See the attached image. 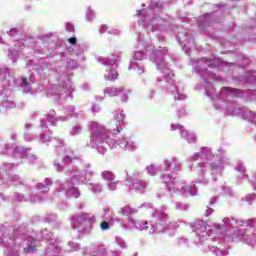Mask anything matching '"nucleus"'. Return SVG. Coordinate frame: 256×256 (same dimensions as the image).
Segmentation results:
<instances>
[{
    "label": "nucleus",
    "mask_w": 256,
    "mask_h": 256,
    "mask_svg": "<svg viewBox=\"0 0 256 256\" xmlns=\"http://www.w3.org/2000/svg\"><path fill=\"white\" fill-rule=\"evenodd\" d=\"M119 78V73L115 70H110L108 75H106L107 81H115V79Z\"/></svg>",
    "instance_id": "1"
},
{
    "label": "nucleus",
    "mask_w": 256,
    "mask_h": 256,
    "mask_svg": "<svg viewBox=\"0 0 256 256\" xmlns=\"http://www.w3.org/2000/svg\"><path fill=\"white\" fill-rule=\"evenodd\" d=\"M104 93H106V95H119V93H121V90H117V88L113 89V88H106L104 90Z\"/></svg>",
    "instance_id": "2"
},
{
    "label": "nucleus",
    "mask_w": 256,
    "mask_h": 256,
    "mask_svg": "<svg viewBox=\"0 0 256 256\" xmlns=\"http://www.w3.org/2000/svg\"><path fill=\"white\" fill-rule=\"evenodd\" d=\"M100 227L103 231L109 229V222H106V221L101 222Z\"/></svg>",
    "instance_id": "3"
},
{
    "label": "nucleus",
    "mask_w": 256,
    "mask_h": 256,
    "mask_svg": "<svg viewBox=\"0 0 256 256\" xmlns=\"http://www.w3.org/2000/svg\"><path fill=\"white\" fill-rule=\"evenodd\" d=\"M24 251L26 253H31V251H37V247L36 246H28L27 248H24Z\"/></svg>",
    "instance_id": "4"
},
{
    "label": "nucleus",
    "mask_w": 256,
    "mask_h": 256,
    "mask_svg": "<svg viewBox=\"0 0 256 256\" xmlns=\"http://www.w3.org/2000/svg\"><path fill=\"white\" fill-rule=\"evenodd\" d=\"M68 42L70 43V45H75L77 43V38L71 37L68 39Z\"/></svg>",
    "instance_id": "5"
},
{
    "label": "nucleus",
    "mask_w": 256,
    "mask_h": 256,
    "mask_svg": "<svg viewBox=\"0 0 256 256\" xmlns=\"http://www.w3.org/2000/svg\"><path fill=\"white\" fill-rule=\"evenodd\" d=\"M29 85V80L27 78H22V87H27Z\"/></svg>",
    "instance_id": "6"
},
{
    "label": "nucleus",
    "mask_w": 256,
    "mask_h": 256,
    "mask_svg": "<svg viewBox=\"0 0 256 256\" xmlns=\"http://www.w3.org/2000/svg\"><path fill=\"white\" fill-rule=\"evenodd\" d=\"M147 171H148V173H152V171H153V166H149V167L147 168Z\"/></svg>",
    "instance_id": "7"
},
{
    "label": "nucleus",
    "mask_w": 256,
    "mask_h": 256,
    "mask_svg": "<svg viewBox=\"0 0 256 256\" xmlns=\"http://www.w3.org/2000/svg\"><path fill=\"white\" fill-rule=\"evenodd\" d=\"M105 175H110L111 179H113V174L107 172V173H105Z\"/></svg>",
    "instance_id": "8"
},
{
    "label": "nucleus",
    "mask_w": 256,
    "mask_h": 256,
    "mask_svg": "<svg viewBox=\"0 0 256 256\" xmlns=\"http://www.w3.org/2000/svg\"><path fill=\"white\" fill-rule=\"evenodd\" d=\"M13 32L15 33V30H11V33H13Z\"/></svg>",
    "instance_id": "9"
}]
</instances>
